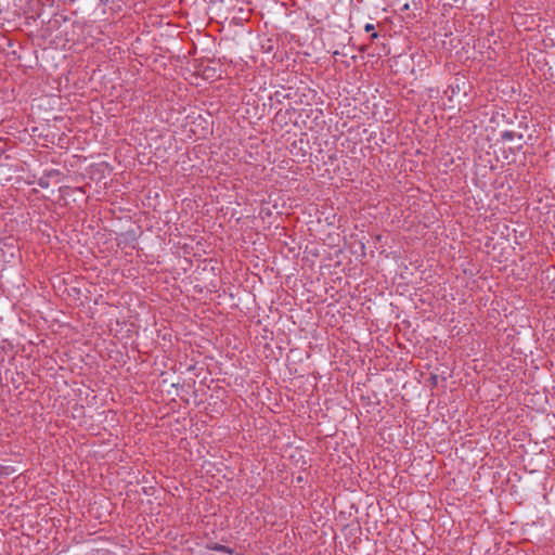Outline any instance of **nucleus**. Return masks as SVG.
<instances>
[{
  "mask_svg": "<svg viewBox=\"0 0 555 555\" xmlns=\"http://www.w3.org/2000/svg\"><path fill=\"white\" fill-rule=\"evenodd\" d=\"M237 555H241V554H237Z\"/></svg>",
  "mask_w": 555,
  "mask_h": 555,
  "instance_id": "obj_4",
  "label": "nucleus"
},
{
  "mask_svg": "<svg viewBox=\"0 0 555 555\" xmlns=\"http://www.w3.org/2000/svg\"><path fill=\"white\" fill-rule=\"evenodd\" d=\"M503 137H504L505 139H507V140H512V139H513V134H512V132H508V131L504 132Z\"/></svg>",
  "mask_w": 555,
  "mask_h": 555,
  "instance_id": "obj_3",
  "label": "nucleus"
},
{
  "mask_svg": "<svg viewBox=\"0 0 555 555\" xmlns=\"http://www.w3.org/2000/svg\"><path fill=\"white\" fill-rule=\"evenodd\" d=\"M210 550H214V551H218V552H224V553H229V554H232V550L224 546V545H221V544H212L211 546H209Z\"/></svg>",
  "mask_w": 555,
  "mask_h": 555,
  "instance_id": "obj_1",
  "label": "nucleus"
},
{
  "mask_svg": "<svg viewBox=\"0 0 555 555\" xmlns=\"http://www.w3.org/2000/svg\"><path fill=\"white\" fill-rule=\"evenodd\" d=\"M365 31L370 33L374 29V25L372 24H366L365 27H364Z\"/></svg>",
  "mask_w": 555,
  "mask_h": 555,
  "instance_id": "obj_2",
  "label": "nucleus"
}]
</instances>
